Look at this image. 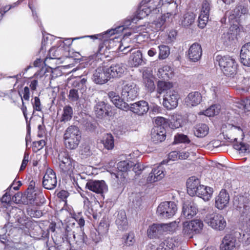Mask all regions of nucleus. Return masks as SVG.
<instances>
[{
	"instance_id": "obj_45",
	"label": "nucleus",
	"mask_w": 250,
	"mask_h": 250,
	"mask_svg": "<svg viewBox=\"0 0 250 250\" xmlns=\"http://www.w3.org/2000/svg\"><path fill=\"white\" fill-rule=\"evenodd\" d=\"M76 233H77V234L76 235L74 244L81 245L86 242L87 237L84 234L83 229H76Z\"/></svg>"
},
{
	"instance_id": "obj_25",
	"label": "nucleus",
	"mask_w": 250,
	"mask_h": 250,
	"mask_svg": "<svg viewBox=\"0 0 250 250\" xmlns=\"http://www.w3.org/2000/svg\"><path fill=\"white\" fill-rule=\"evenodd\" d=\"M198 212L197 206L194 202L188 204H184L183 207L182 214L185 218L191 219Z\"/></svg>"
},
{
	"instance_id": "obj_5",
	"label": "nucleus",
	"mask_w": 250,
	"mask_h": 250,
	"mask_svg": "<svg viewBox=\"0 0 250 250\" xmlns=\"http://www.w3.org/2000/svg\"><path fill=\"white\" fill-rule=\"evenodd\" d=\"M204 224L200 219H194L184 222L183 233L186 237L192 238L195 234L200 233L203 229Z\"/></svg>"
},
{
	"instance_id": "obj_1",
	"label": "nucleus",
	"mask_w": 250,
	"mask_h": 250,
	"mask_svg": "<svg viewBox=\"0 0 250 250\" xmlns=\"http://www.w3.org/2000/svg\"><path fill=\"white\" fill-rule=\"evenodd\" d=\"M120 83L122 85L121 97L114 91L109 92L108 97L117 107L127 111L129 105L125 101L134 100L139 95V88L136 83L131 81L121 80Z\"/></svg>"
},
{
	"instance_id": "obj_58",
	"label": "nucleus",
	"mask_w": 250,
	"mask_h": 250,
	"mask_svg": "<svg viewBox=\"0 0 250 250\" xmlns=\"http://www.w3.org/2000/svg\"><path fill=\"white\" fill-rule=\"evenodd\" d=\"M239 108H242L245 111H250V98H246L241 100Z\"/></svg>"
},
{
	"instance_id": "obj_43",
	"label": "nucleus",
	"mask_w": 250,
	"mask_h": 250,
	"mask_svg": "<svg viewBox=\"0 0 250 250\" xmlns=\"http://www.w3.org/2000/svg\"><path fill=\"white\" fill-rule=\"evenodd\" d=\"M172 87V83L169 82H164L160 81L157 83V92L159 94H161L170 89Z\"/></svg>"
},
{
	"instance_id": "obj_60",
	"label": "nucleus",
	"mask_w": 250,
	"mask_h": 250,
	"mask_svg": "<svg viewBox=\"0 0 250 250\" xmlns=\"http://www.w3.org/2000/svg\"><path fill=\"white\" fill-rule=\"evenodd\" d=\"M209 17L207 16L199 15L198 18V26L201 28H204L208 21Z\"/></svg>"
},
{
	"instance_id": "obj_12",
	"label": "nucleus",
	"mask_w": 250,
	"mask_h": 250,
	"mask_svg": "<svg viewBox=\"0 0 250 250\" xmlns=\"http://www.w3.org/2000/svg\"><path fill=\"white\" fill-rule=\"evenodd\" d=\"M133 162L129 161H122L119 162L117 165L118 171L117 173H112V176H114L118 180V182L122 183L124 181L125 177L124 172H126L132 167Z\"/></svg>"
},
{
	"instance_id": "obj_55",
	"label": "nucleus",
	"mask_w": 250,
	"mask_h": 250,
	"mask_svg": "<svg viewBox=\"0 0 250 250\" xmlns=\"http://www.w3.org/2000/svg\"><path fill=\"white\" fill-rule=\"evenodd\" d=\"M219 110L217 105L213 104L205 111V115L209 117L214 116L219 113Z\"/></svg>"
},
{
	"instance_id": "obj_17",
	"label": "nucleus",
	"mask_w": 250,
	"mask_h": 250,
	"mask_svg": "<svg viewBox=\"0 0 250 250\" xmlns=\"http://www.w3.org/2000/svg\"><path fill=\"white\" fill-rule=\"evenodd\" d=\"M163 105L167 109H172L178 105V95L174 91L167 92L164 96Z\"/></svg>"
},
{
	"instance_id": "obj_59",
	"label": "nucleus",
	"mask_w": 250,
	"mask_h": 250,
	"mask_svg": "<svg viewBox=\"0 0 250 250\" xmlns=\"http://www.w3.org/2000/svg\"><path fill=\"white\" fill-rule=\"evenodd\" d=\"M175 225V223H171L169 224H159L161 227V232L162 234L164 232L170 231L172 229V226Z\"/></svg>"
},
{
	"instance_id": "obj_4",
	"label": "nucleus",
	"mask_w": 250,
	"mask_h": 250,
	"mask_svg": "<svg viewBox=\"0 0 250 250\" xmlns=\"http://www.w3.org/2000/svg\"><path fill=\"white\" fill-rule=\"evenodd\" d=\"M216 61L223 73L228 77H233L237 73V63L232 57L229 56H217Z\"/></svg>"
},
{
	"instance_id": "obj_19",
	"label": "nucleus",
	"mask_w": 250,
	"mask_h": 250,
	"mask_svg": "<svg viewBox=\"0 0 250 250\" xmlns=\"http://www.w3.org/2000/svg\"><path fill=\"white\" fill-rule=\"evenodd\" d=\"M88 73V71L85 70L82 75L77 77L76 79L73 81L71 83L72 87L80 90L82 93L85 91L87 88V75Z\"/></svg>"
},
{
	"instance_id": "obj_49",
	"label": "nucleus",
	"mask_w": 250,
	"mask_h": 250,
	"mask_svg": "<svg viewBox=\"0 0 250 250\" xmlns=\"http://www.w3.org/2000/svg\"><path fill=\"white\" fill-rule=\"evenodd\" d=\"M143 82L145 87L147 88L148 91L152 92L154 90L155 86L151 78L143 74Z\"/></svg>"
},
{
	"instance_id": "obj_37",
	"label": "nucleus",
	"mask_w": 250,
	"mask_h": 250,
	"mask_svg": "<svg viewBox=\"0 0 250 250\" xmlns=\"http://www.w3.org/2000/svg\"><path fill=\"white\" fill-rule=\"evenodd\" d=\"M77 233L75 230H72L69 226H67L65 229V232L62 237L63 241H66L70 245H74L75 237Z\"/></svg>"
},
{
	"instance_id": "obj_54",
	"label": "nucleus",
	"mask_w": 250,
	"mask_h": 250,
	"mask_svg": "<svg viewBox=\"0 0 250 250\" xmlns=\"http://www.w3.org/2000/svg\"><path fill=\"white\" fill-rule=\"evenodd\" d=\"M74 218L76 221L79 225V226L77 227L76 229H83V227L85 224V221L84 219L82 217V212H79L78 214L74 215Z\"/></svg>"
},
{
	"instance_id": "obj_28",
	"label": "nucleus",
	"mask_w": 250,
	"mask_h": 250,
	"mask_svg": "<svg viewBox=\"0 0 250 250\" xmlns=\"http://www.w3.org/2000/svg\"><path fill=\"white\" fill-rule=\"evenodd\" d=\"M229 196L226 190L222 189L216 198L215 207L219 209H223L229 203Z\"/></svg>"
},
{
	"instance_id": "obj_26",
	"label": "nucleus",
	"mask_w": 250,
	"mask_h": 250,
	"mask_svg": "<svg viewBox=\"0 0 250 250\" xmlns=\"http://www.w3.org/2000/svg\"><path fill=\"white\" fill-rule=\"evenodd\" d=\"M151 136L154 143L162 142L166 138V129L162 127H154L151 129Z\"/></svg>"
},
{
	"instance_id": "obj_62",
	"label": "nucleus",
	"mask_w": 250,
	"mask_h": 250,
	"mask_svg": "<svg viewBox=\"0 0 250 250\" xmlns=\"http://www.w3.org/2000/svg\"><path fill=\"white\" fill-rule=\"evenodd\" d=\"M134 234L132 232L129 233L126 236L125 240V244L126 246H132L134 242Z\"/></svg>"
},
{
	"instance_id": "obj_6",
	"label": "nucleus",
	"mask_w": 250,
	"mask_h": 250,
	"mask_svg": "<svg viewBox=\"0 0 250 250\" xmlns=\"http://www.w3.org/2000/svg\"><path fill=\"white\" fill-rule=\"evenodd\" d=\"M177 210V206L174 202L166 201L159 205L157 213L161 218L169 219L174 215Z\"/></svg>"
},
{
	"instance_id": "obj_32",
	"label": "nucleus",
	"mask_w": 250,
	"mask_h": 250,
	"mask_svg": "<svg viewBox=\"0 0 250 250\" xmlns=\"http://www.w3.org/2000/svg\"><path fill=\"white\" fill-rule=\"evenodd\" d=\"M236 239L231 235H226L220 245V250H231L235 247Z\"/></svg>"
},
{
	"instance_id": "obj_8",
	"label": "nucleus",
	"mask_w": 250,
	"mask_h": 250,
	"mask_svg": "<svg viewBox=\"0 0 250 250\" xmlns=\"http://www.w3.org/2000/svg\"><path fill=\"white\" fill-rule=\"evenodd\" d=\"M205 222L212 229L222 230L226 227V221L224 216L220 214H208L205 219Z\"/></svg>"
},
{
	"instance_id": "obj_22",
	"label": "nucleus",
	"mask_w": 250,
	"mask_h": 250,
	"mask_svg": "<svg viewBox=\"0 0 250 250\" xmlns=\"http://www.w3.org/2000/svg\"><path fill=\"white\" fill-rule=\"evenodd\" d=\"M152 0H150V2ZM156 0L157 3L155 4L154 6H153L152 7L147 5L145 6H141L138 8L136 14L134 15V16L137 18L138 21L146 17L149 14H150L152 11L157 8V7L159 5V3L161 0Z\"/></svg>"
},
{
	"instance_id": "obj_61",
	"label": "nucleus",
	"mask_w": 250,
	"mask_h": 250,
	"mask_svg": "<svg viewBox=\"0 0 250 250\" xmlns=\"http://www.w3.org/2000/svg\"><path fill=\"white\" fill-rule=\"evenodd\" d=\"M0 201L3 207L6 208L11 202V196L6 192L1 198Z\"/></svg>"
},
{
	"instance_id": "obj_31",
	"label": "nucleus",
	"mask_w": 250,
	"mask_h": 250,
	"mask_svg": "<svg viewBox=\"0 0 250 250\" xmlns=\"http://www.w3.org/2000/svg\"><path fill=\"white\" fill-rule=\"evenodd\" d=\"M115 223L120 230L124 231L127 229L128 223L124 210H120L118 212Z\"/></svg>"
},
{
	"instance_id": "obj_16",
	"label": "nucleus",
	"mask_w": 250,
	"mask_h": 250,
	"mask_svg": "<svg viewBox=\"0 0 250 250\" xmlns=\"http://www.w3.org/2000/svg\"><path fill=\"white\" fill-rule=\"evenodd\" d=\"M112 107L104 101L98 102L94 106V111L99 118L105 116H111Z\"/></svg>"
},
{
	"instance_id": "obj_24",
	"label": "nucleus",
	"mask_w": 250,
	"mask_h": 250,
	"mask_svg": "<svg viewBox=\"0 0 250 250\" xmlns=\"http://www.w3.org/2000/svg\"><path fill=\"white\" fill-rule=\"evenodd\" d=\"M202 54L201 46L198 43H193L189 47L188 51L189 59L192 62L199 61Z\"/></svg>"
},
{
	"instance_id": "obj_20",
	"label": "nucleus",
	"mask_w": 250,
	"mask_h": 250,
	"mask_svg": "<svg viewBox=\"0 0 250 250\" xmlns=\"http://www.w3.org/2000/svg\"><path fill=\"white\" fill-rule=\"evenodd\" d=\"M126 69L125 66L123 64L117 63L112 64L110 67L106 68V72L110 79L111 78L122 77Z\"/></svg>"
},
{
	"instance_id": "obj_34",
	"label": "nucleus",
	"mask_w": 250,
	"mask_h": 250,
	"mask_svg": "<svg viewBox=\"0 0 250 250\" xmlns=\"http://www.w3.org/2000/svg\"><path fill=\"white\" fill-rule=\"evenodd\" d=\"M202 99L201 94L199 92L190 93L185 99V102L188 106H195L200 103Z\"/></svg>"
},
{
	"instance_id": "obj_33",
	"label": "nucleus",
	"mask_w": 250,
	"mask_h": 250,
	"mask_svg": "<svg viewBox=\"0 0 250 250\" xmlns=\"http://www.w3.org/2000/svg\"><path fill=\"white\" fill-rule=\"evenodd\" d=\"M212 193V188L200 185L195 195L202 198L204 201H208L211 197Z\"/></svg>"
},
{
	"instance_id": "obj_21",
	"label": "nucleus",
	"mask_w": 250,
	"mask_h": 250,
	"mask_svg": "<svg viewBox=\"0 0 250 250\" xmlns=\"http://www.w3.org/2000/svg\"><path fill=\"white\" fill-rule=\"evenodd\" d=\"M148 109L149 106L147 102L142 100L130 104L128 110L138 115H142L146 113Z\"/></svg>"
},
{
	"instance_id": "obj_42",
	"label": "nucleus",
	"mask_w": 250,
	"mask_h": 250,
	"mask_svg": "<svg viewBox=\"0 0 250 250\" xmlns=\"http://www.w3.org/2000/svg\"><path fill=\"white\" fill-rule=\"evenodd\" d=\"M167 4L168 10V12L167 13V17L169 18L170 16L174 17L178 13V4L174 0L168 1Z\"/></svg>"
},
{
	"instance_id": "obj_52",
	"label": "nucleus",
	"mask_w": 250,
	"mask_h": 250,
	"mask_svg": "<svg viewBox=\"0 0 250 250\" xmlns=\"http://www.w3.org/2000/svg\"><path fill=\"white\" fill-rule=\"evenodd\" d=\"M68 98L71 102H78L80 99L78 90L74 87L71 89L69 91Z\"/></svg>"
},
{
	"instance_id": "obj_41",
	"label": "nucleus",
	"mask_w": 250,
	"mask_h": 250,
	"mask_svg": "<svg viewBox=\"0 0 250 250\" xmlns=\"http://www.w3.org/2000/svg\"><path fill=\"white\" fill-rule=\"evenodd\" d=\"M161 227L159 224H154L153 225L149 226L147 230V235L150 238H153L159 236L161 234Z\"/></svg>"
},
{
	"instance_id": "obj_53",
	"label": "nucleus",
	"mask_w": 250,
	"mask_h": 250,
	"mask_svg": "<svg viewBox=\"0 0 250 250\" xmlns=\"http://www.w3.org/2000/svg\"><path fill=\"white\" fill-rule=\"evenodd\" d=\"M190 142L188 137L183 134H177L174 137V144L179 143H187L188 144Z\"/></svg>"
},
{
	"instance_id": "obj_7",
	"label": "nucleus",
	"mask_w": 250,
	"mask_h": 250,
	"mask_svg": "<svg viewBox=\"0 0 250 250\" xmlns=\"http://www.w3.org/2000/svg\"><path fill=\"white\" fill-rule=\"evenodd\" d=\"M138 21L137 18L132 15L128 17L124 21L123 24L118 26L114 29H111L106 31L104 34H100L101 37H99L100 39H103L105 40L106 39L110 37L111 36L114 35L116 33L122 32L126 28H129V26L132 23H137Z\"/></svg>"
},
{
	"instance_id": "obj_15",
	"label": "nucleus",
	"mask_w": 250,
	"mask_h": 250,
	"mask_svg": "<svg viewBox=\"0 0 250 250\" xmlns=\"http://www.w3.org/2000/svg\"><path fill=\"white\" fill-rule=\"evenodd\" d=\"M57 183L55 172L51 168L47 169L43 178L42 185L43 187L47 189L51 190L56 187Z\"/></svg>"
},
{
	"instance_id": "obj_48",
	"label": "nucleus",
	"mask_w": 250,
	"mask_h": 250,
	"mask_svg": "<svg viewBox=\"0 0 250 250\" xmlns=\"http://www.w3.org/2000/svg\"><path fill=\"white\" fill-rule=\"evenodd\" d=\"M228 139L229 140V141L231 142H235L233 145V147L235 149L240 151L242 153H245L248 150V147L245 144L242 143H237V138L235 137L232 139L228 138Z\"/></svg>"
},
{
	"instance_id": "obj_2",
	"label": "nucleus",
	"mask_w": 250,
	"mask_h": 250,
	"mask_svg": "<svg viewBox=\"0 0 250 250\" xmlns=\"http://www.w3.org/2000/svg\"><path fill=\"white\" fill-rule=\"evenodd\" d=\"M59 168L61 174L71 177L77 172L78 163L69 155L68 151H60L58 154Z\"/></svg>"
},
{
	"instance_id": "obj_30",
	"label": "nucleus",
	"mask_w": 250,
	"mask_h": 250,
	"mask_svg": "<svg viewBox=\"0 0 250 250\" xmlns=\"http://www.w3.org/2000/svg\"><path fill=\"white\" fill-rule=\"evenodd\" d=\"M66 57L67 54L64 51L63 47L61 45L57 48L52 47L51 48L48 52L47 57L46 60L48 59H61L62 57Z\"/></svg>"
},
{
	"instance_id": "obj_29",
	"label": "nucleus",
	"mask_w": 250,
	"mask_h": 250,
	"mask_svg": "<svg viewBox=\"0 0 250 250\" xmlns=\"http://www.w3.org/2000/svg\"><path fill=\"white\" fill-rule=\"evenodd\" d=\"M241 63L247 66H250V42L244 45L240 54Z\"/></svg>"
},
{
	"instance_id": "obj_47",
	"label": "nucleus",
	"mask_w": 250,
	"mask_h": 250,
	"mask_svg": "<svg viewBox=\"0 0 250 250\" xmlns=\"http://www.w3.org/2000/svg\"><path fill=\"white\" fill-rule=\"evenodd\" d=\"M159 50L158 58L160 60L166 59L170 54L169 47L166 45H160L158 46Z\"/></svg>"
},
{
	"instance_id": "obj_63",
	"label": "nucleus",
	"mask_w": 250,
	"mask_h": 250,
	"mask_svg": "<svg viewBox=\"0 0 250 250\" xmlns=\"http://www.w3.org/2000/svg\"><path fill=\"white\" fill-rule=\"evenodd\" d=\"M133 170L136 173V175H139L141 173V172L144 169V167L141 163H137L134 164L133 163Z\"/></svg>"
},
{
	"instance_id": "obj_10",
	"label": "nucleus",
	"mask_w": 250,
	"mask_h": 250,
	"mask_svg": "<svg viewBox=\"0 0 250 250\" xmlns=\"http://www.w3.org/2000/svg\"><path fill=\"white\" fill-rule=\"evenodd\" d=\"M85 188L102 196L108 190L107 186L103 180H90L86 183Z\"/></svg>"
},
{
	"instance_id": "obj_18",
	"label": "nucleus",
	"mask_w": 250,
	"mask_h": 250,
	"mask_svg": "<svg viewBox=\"0 0 250 250\" xmlns=\"http://www.w3.org/2000/svg\"><path fill=\"white\" fill-rule=\"evenodd\" d=\"M106 72V68H98L93 74L92 78L93 82L98 84H103L107 83L109 80V76H108Z\"/></svg>"
},
{
	"instance_id": "obj_50",
	"label": "nucleus",
	"mask_w": 250,
	"mask_h": 250,
	"mask_svg": "<svg viewBox=\"0 0 250 250\" xmlns=\"http://www.w3.org/2000/svg\"><path fill=\"white\" fill-rule=\"evenodd\" d=\"M32 105L33 106L32 115H34L35 112L41 111L42 110V106L41 103L40 99L38 96H35L31 100Z\"/></svg>"
},
{
	"instance_id": "obj_44",
	"label": "nucleus",
	"mask_w": 250,
	"mask_h": 250,
	"mask_svg": "<svg viewBox=\"0 0 250 250\" xmlns=\"http://www.w3.org/2000/svg\"><path fill=\"white\" fill-rule=\"evenodd\" d=\"M211 1L209 0H203L202 4V7L200 15L209 17L211 9Z\"/></svg>"
},
{
	"instance_id": "obj_38",
	"label": "nucleus",
	"mask_w": 250,
	"mask_h": 250,
	"mask_svg": "<svg viewBox=\"0 0 250 250\" xmlns=\"http://www.w3.org/2000/svg\"><path fill=\"white\" fill-rule=\"evenodd\" d=\"M195 15L193 12H187L181 19V25L184 27H188L194 22Z\"/></svg>"
},
{
	"instance_id": "obj_39",
	"label": "nucleus",
	"mask_w": 250,
	"mask_h": 250,
	"mask_svg": "<svg viewBox=\"0 0 250 250\" xmlns=\"http://www.w3.org/2000/svg\"><path fill=\"white\" fill-rule=\"evenodd\" d=\"M101 142L104 147L107 150H111L114 148V138L111 134H104L101 140Z\"/></svg>"
},
{
	"instance_id": "obj_3",
	"label": "nucleus",
	"mask_w": 250,
	"mask_h": 250,
	"mask_svg": "<svg viewBox=\"0 0 250 250\" xmlns=\"http://www.w3.org/2000/svg\"><path fill=\"white\" fill-rule=\"evenodd\" d=\"M81 132L76 125H70L64 131L63 140L65 147L70 150L77 148L81 140Z\"/></svg>"
},
{
	"instance_id": "obj_40",
	"label": "nucleus",
	"mask_w": 250,
	"mask_h": 250,
	"mask_svg": "<svg viewBox=\"0 0 250 250\" xmlns=\"http://www.w3.org/2000/svg\"><path fill=\"white\" fill-rule=\"evenodd\" d=\"M73 110L70 105H66L63 108V112L61 119V122H67L70 121L72 118Z\"/></svg>"
},
{
	"instance_id": "obj_14",
	"label": "nucleus",
	"mask_w": 250,
	"mask_h": 250,
	"mask_svg": "<svg viewBox=\"0 0 250 250\" xmlns=\"http://www.w3.org/2000/svg\"><path fill=\"white\" fill-rule=\"evenodd\" d=\"M25 196L27 204L40 206L45 202L43 194L40 190L26 192Z\"/></svg>"
},
{
	"instance_id": "obj_11",
	"label": "nucleus",
	"mask_w": 250,
	"mask_h": 250,
	"mask_svg": "<svg viewBox=\"0 0 250 250\" xmlns=\"http://www.w3.org/2000/svg\"><path fill=\"white\" fill-rule=\"evenodd\" d=\"M129 48V46L122 47V46L119 47V49L124 52V53L125 54L127 52L132 51V52L128 61L129 64L131 67H138L139 65H142L143 62L142 54L140 50H133L131 48L128 50L127 52L126 50Z\"/></svg>"
},
{
	"instance_id": "obj_27",
	"label": "nucleus",
	"mask_w": 250,
	"mask_h": 250,
	"mask_svg": "<svg viewBox=\"0 0 250 250\" xmlns=\"http://www.w3.org/2000/svg\"><path fill=\"white\" fill-rule=\"evenodd\" d=\"M200 184L199 180L194 176L191 177L188 179L187 182V192L191 196H195L197 194V191L199 189Z\"/></svg>"
},
{
	"instance_id": "obj_57",
	"label": "nucleus",
	"mask_w": 250,
	"mask_h": 250,
	"mask_svg": "<svg viewBox=\"0 0 250 250\" xmlns=\"http://www.w3.org/2000/svg\"><path fill=\"white\" fill-rule=\"evenodd\" d=\"M155 124L156 126L154 127H162L164 128L167 126V120L164 117H157L155 119Z\"/></svg>"
},
{
	"instance_id": "obj_36",
	"label": "nucleus",
	"mask_w": 250,
	"mask_h": 250,
	"mask_svg": "<svg viewBox=\"0 0 250 250\" xmlns=\"http://www.w3.org/2000/svg\"><path fill=\"white\" fill-rule=\"evenodd\" d=\"M209 127L205 124H199L194 127V134L198 138H203L208 133Z\"/></svg>"
},
{
	"instance_id": "obj_13",
	"label": "nucleus",
	"mask_w": 250,
	"mask_h": 250,
	"mask_svg": "<svg viewBox=\"0 0 250 250\" xmlns=\"http://www.w3.org/2000/svg\"><path fill=\"white\" fill-rule=\"evenodd\" d=\"M248 12V9L244 6L238 5L231 12H227L226 13V16H228V20L231 25L234 24H239L238 21L240 17L242 15L246 14Z\"/></svg>"
},
{
	"instance_id": "obj_23",
	"label": "nucleus",
	"mask_w": 250,
	"mask_h": 250,
	"mask_svg": "<svg viewBox=\"0 0 250 250\" xmlns=\"http://www.w3.org/2000/svg\"><path fill=\"white\" fill-rule=\"evenodd\" d=\"M165 175V169L162 165H159L152 169L149 173L147 181L150 183H153L162 179Z\"/></svg>"
},
{
	"instance_id": "obj_56",
	"label": "nucleus",
	"mask_w": 250,
	"mask_h": 250,
	"mask_svg": "<svg viewBox=\"0 0 250 250\" xmlns=\"http://www.w3.org/2000/svg\"><path fill=\"white\" fill-rule=\"evenodd\" d=\"M227 127L230 130L232 133H235L237 135H240L243 137L244 136L243 130L240 126L228 124Z\"/></svg>"
},
{
	"instance_id": "obj_64",
	"label": "nucleus",
	"mask_w": 250,
	"mask_h": 250,
	"mask_svg": "<svg viewBox=\"0 0 250 250\" xmlns=\"http://www.w3.org/2000/svg\"><path fill=\"white\" fill-rule=\"evenodd\" d=\"M23 97H21L22 103L23 99L25 101H29L30 98V89L28 86H25L22 91Z\"/></svg>"
},
{
	"instance_id": "obj_51",
	"label": "nucleus",
	"mask_w": 250,
	"mask_h": 250,
	"mask_svg": "<svg viewBox=\"0 0 250 250\" xmlns=\"http://www.w3.org/2000/svg\"><path fill=\"white\" fill-rule=\"evenodd\" d=\"M167 16L164 15L161 18H159L156 21H154L153 24L155 25L154 28L157 31L163 30L164 27H163Z\"/></svg>"
},
{
	"instance_id": "obj_9",
	"label": "nucleus",
	"mask_w": 250,
	"mask_h": 250,
	"mask_svg": "<svg viewBox=\"0 0 250 250\" xmlns=\"http://www.w3.org/2000/svg\"><path fill=\"white\" fill-rule=\"evenodd\" d=\"M240 28L237 24L233 23L230 28L224 32L221 36V40L224 44L226 46L230 45L235 40L240 31Z\"/></svg>"
},
{
	"instance_id": "obj_46",
	"label": "nucleus",
	"mask_w": 250,
	"mask_h": 250,
	"mask_svg": "<svg viewBox=\"0 0 250 250\" xmlns=\"http://www.w3.org/2000/svg\"><path fill=\"white\" fill-rule=\"evenodd\" d=\"M101 34H97V35H90V36H82V37H76L74 38H67L64 40V41L63 42V46H62L63 48H64V45L66 46L67 47L71 45L72 43V42L73 41L76 40H78L82 38H84L85 37H89L92 39H99V37H101Z\"/></svg>"
},
{
	"instance_id": "obj_35",
	"label": "nucleus",
	"mask_w": 250,
	"mask_h": 250,
	"mask_svg": "<svg viewBox=\"0 0 250 250\" xmlns=\"http://www.w3.org/2000/svg\"><path fill=\"white\" fill-rule=\"evenodd\" d=\"M178 245V242L174 238L168 237L161 243L157 250H171Z\"/></svg>"
}]
</instances>
